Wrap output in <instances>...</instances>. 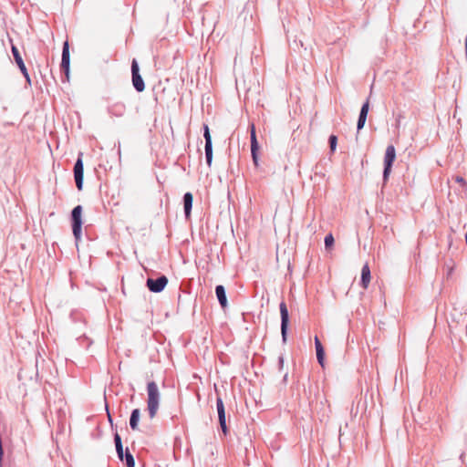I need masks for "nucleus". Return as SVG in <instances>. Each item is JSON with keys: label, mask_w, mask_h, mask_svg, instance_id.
<instances>
[{"label": "nucleus", "mask_w": 467, "mask_h": 467, "mask_svg": "<svg viewBox=\"0 0 467 467\" xmlns=\"http://www.w3.org/2000/svg\"><path fill=\"white\" fill-rule=\"evenodd\" d=\"M202 128H203V138H204V140H205L204 150H205L206 163H207V165L209 167H211L212 162H213V140H212V136H211V133H210L209 126L207 124H203Z\"/></svg>", "instance_id": "6"}, {"label": "nucleus", "mask_w": 467, "mask_h": 467, "mask_svg": "<svg viewBox=\"0 0 467 467\" xmlns=\"http://www.w3.org/2000/svg\"><path fill=\"white\" fill-rule=\"evenodd\" d=\"M127 467H135V460L130 450L127 448L124 454V462Z\"/></svg>", "instance_id": "19"}, {"label": "nucleus", "mask_w": 467, "mask_h": 467, "mask_svg": "<svg viewBox=\"0 0 467 467\" xmlns=\"http://www.w3.org/2000/svg\"><path fill=\"white\" fill-rule=\"evenodd\" d=\"M114 442L118 458L119 459V461L124 462L125 451L123 450L121 437L118 432L114 434Z\"/></svg>", "instance_id": "18"}, {"label": "nucleus", "mask_w": 467, "mask_h": 467, "mask_svg": "<svg viewBox=\"0 0 467 467\" xmlns=\"http://www.w3.org/2000/svg\"><path fill=\"white\" fill-rule=\"evenodd\" d=\"M284 362H285L284 356H283V355H280V356L278 357V368H279V370H282V369H283Z\"/></svg>", "instance_id": "25"}, {"label": "nucleus", "mask_w": 467, "mask_h": 467, "mask_svg": "<svg viewBox=\"0 0 467 467\" xmlns=\"http://www.w3.org/2000/svg\"><path fill=\"white\" fill-rule=\"evenodd\" d=\"M108 416H109V422L112 424V419H111V416H110V414L109 412H108Z\"/></svg>", "instance_id": "29"}, {"label": "nucleus", "mask_w": 467, "mask_h": 467, "mask_svg": "<svg viewBox=\"0 0 467 467\" xmlns=\"http://www.w3.org/2000/svg\"><path fill=\"white\" fill-rule=\"evenodd\" d=\"M371 278V273L370 269L368 264H365L361 269V279H360V285L367 289L368 286V284L370 282Z\"/></svg>", "instance_id": "16"}, {"label": "nucleus", "mask_w": 467, "mask_h": 467, "mask_svg": "<svg viewBox=\"0 0 467 467\" xmlns=\"http://www.w3.org/2000/svg\"><path fill=\"white\" fill-rule=\"evenodd\" d=\"M328 143H329L330 150L332 152H334L336 150L337 145V137L334 134H331L328 138Z\"/></svg>", "instance_id": "21"}, {"label": "nucleus", "mask_w": 467, "mask_h": 467, "mask_svg": "<svg viewBox=\"0 0 467 467\" xmlns=\"http://www.w3.org/2000/svg\"><path fill=\"white\" fill-rule=\"evenodd\" d=\"M216 409L218 413L219 424L224 435L228 432V428L226 425V416H225V408L221 397H217L216 399Z\"/></svg>", "instance_id": "10"}, {"label": "nucleus", "mask_w": 467, "mask_h": 467, "mask_svg": "<svg viewBox=\"0 0 467 467\" xmlns=\"http://www.w3.org/2000/svg\"><path fill=\"white\" fill-rule=\"evenodd\" d=\"M455 182L460 183L462 187H467V182L462 176H456Z\"/></svg>", "instance_id": "24"}, {"label": "nucleus", "mask_w": 467, "mask_h": 467, "mask_svg": "<svg viewBox=\"0 0 467 467\" xmlns=\"http://www.w3.org/2000/svg\"><path fill=\"white\" fill-rule=\"evenodd\" d=\"M23 76L26 78V83L31 86L32 83H31V78L29 77V74L27 72V69L26 70V74H23Z\"/></svg>", "instance_id": "26"}, {"label": "nucleus", "mask_w": 467, "mask_h": 467, "mask_svg": "<svg viewBox=\"0 0 467 467\" xmlns=\"http://www.w3.org/2000/svg\"><path fill=\"white\" fill-rule=\"evenodd\" d=\"M280 316H281V336L282 341L285 344L287 340V331L289 325V313L285 302H281L279 305Z\"/></svg>", "instance_id": "5"}, {"label": "nucleus", "mask_w": 467, "mask_h": 467, "mask_svg": "<svg viewBox=\"0 0 467 467\" xmlns=\"http://www.w3.org/2000/svg\"><path fill=\"white\" fill-rule=\"evenodd\" d=\"M366 120H367L366 119L358 117V122H357L358 132L364 128Z\"/></svg>", "instance_id": "23"}, {"label": "nucleus", "mask_w": 467, "mask_h": 467, "mask_svg": "<svg viewBox=\"0 0 467 467\" xmlns=\"http://www.w3.org/2000/svg\"><path fill=\"white\" fill-rule=\"evenodd\" d=\"M143 90H144V89H142V88L137 89V91H138V92H141V91H143Z\"/></svg>", "instance_id": "30"}, {"label": "nucleus", "mask_w": 467, "mask_h": 467, "mask_svg": "<svg viewBox=\"0 0 467 467\" xmlns=\"http://www.w3.org/2000/svg\"><path fill=\"white\" fill-rule=\"evenodd\" d=\"M315 348H316V353H317V362L321 367H324L325 363V349L320 342L319 338L316 336L315 337Z\"/></svg>", "instance_id": "15"}, {"label": "nucleus", "mask_w": 467, "mask_h": 467, "mask_svg": "<svg viewBox=\"0 0 467 467\" xmlns=\"http://www.w3.org/2000/svg\"><path fill=\"white\" fill-rule=\"evenodd\" d=\"M215 295L222 308H225L228 305V302L225 288L223 285H218L215 286Z\"/></svg>", "instance_id": "14"}, {"label": "nucleus", "mask_w": 467, "mask_h": 467, "mask_svg": "<svg viewBox=\"0 0 467 467\" xmlns=\"http://www.w3.org/2000/svg\"><path fill=\"white\" fill-rule=\"evenodd\" d=\"M183 201V209H184V215L186 219H190L191 213L192 209V202H193V196L192 192H188L183 194L182 197Z\"/></svg>", "instance_id": "12"}, {"label": "nucleus", "mask_w": 467, "mask_h": 467, "mask_svg": "<svg viewBox=\"0 0 467 467\" xmlns=\"http://www.w3.org/2000/svg\"><path fill=\"white\" fill-rule=\"evenodd\" d=\"M371 96V92L369 93V96L368 98L367 99V100L363 103L361 109H360V111L361 112H368V109H369V98Z\"/></svg>", "instance_id": "22"}, {"label": "nucleus", "mask_w": 467, "mask_h": 467, "mask_svg": "<svg viewBox=\"0 0 467 467\" xmlns=\"http://www.w3.org/2000/svg\"><path fill=\"white\" fill-rule=\"evenodd\" d=\"M288 374L285 373L283 378V381L285 382L287 380Z\"/></svg>", "instance_id": "28"}, {"label": "nucleus", "mask_w": 467, "mask_h": 467, "mask_svg": "<svg viewBox=\"0 0 467 467\" xmlns=\"http://www.w3.org/2000/svg\"><path fill=\"white\" fill-rule=\"evenodd\" d=\"M74 179L78 191L83 189L84 166L82 153L80 152L74 165Z\"/></svg>", "instance_id": "7"}, {"label": "nucleus", "mask_w": 467, "mask_h": 467, "mask_svg": "<svg viewBox=\"0 0 467 467\" xmlns=\"http://www.w3.org/2000/svg\"><path fill=\"white\" fill-rule=\"evenodd\" d=\"M324 243H325V247L327 250H329L333 247L334 245V243H335V239H334V236L332 234H328L325 236V239H324Z\"/></svg>", "instance_id": "20"}, {"label": "nucleus", "mask_w": 467, "mask_h": 467, "mask_svg": "<svg viewBox=\"0 0 467 467\" xmlns=\"http://www.w3.org/2000/svg\"><path fill=\"white\" fill-rule=\"evenodd\" d=\"M69 69H70L69 44H68V41L66 40L63 43L62 57H61V63H60V70L64 74V77L62 78L63 82L65 81L64 78H67V80H68Z\"/></svg>", "instance_id": "4"}, {"label": "nucleus", "mask_w": 467, "mask_h": 467, "mask_svg": "<svg viewBox=\"0 0 467 467\" xmlns=\"http://www.w3.org/2000/svg\"><path fill=\"white\" fill-rule=\"evenodd\" d=\"M131 80L133 88H145L144 80L140 74V67L138 61L133 58L131 62Z\"/></svg>", "instance_id": "9"}, {"label": "nucleus", "mask_w": 467, "mask_h": 467, "mask_svg": "<svg viewBox=\"0 0 467 467\" xmlns=\"http://www.w3.org/2000/svg\"><path fill=\"white\" fill-rule=\"evenodd\" d=\"M251 128V134H250V141H251V154L253 158L254 163L257 166L258 165V150H259V143L256 139V133H255V128L254 125L252 124L250 126Z\"/></svg>", "instance_id": "11"}, {"label": "nucleus", "mask_w": 467, "mask_h": 467, "mask_svg": "<svg viewBox=\"0 0 467 467\" xmlns=\"http://www.w3.org/2000/svg\"><path fill=\"white\" fill-rule=\"evenodd\" d=\"M147 410L149 412V416L150 419H153L159 410L160 401H161V394L158 389V385L155 381H150L147 384Z\"/></svg>", "instance_id": "1"}, {"label": "nucleus", "mask_w": 467, "mask_h": 467, "mask_svg": "<svg viewBox=\"0 0 467 467\" xmlns=\"http://www.w3.org/2000/svg\"><path fill=\"white\" fill-rule=\"evenodd\" d=\"M367 116H368V113H367V112H361V111H359V115H358V117H360V118H364V119H367Z\"/></svg>", "instance_id": "27"}, {"label": "nucleus", "mask_w": 467, "mask_h": 467, "mask_svg": "<svg viewBox=\"0 0 467 467\" xmlns=\"http://www.w3.org/2000/svg\"><path fill=\"white\" fill-rule=\"evenodd\" d=\"M168 284V278L165 275H161L158 278H148L146 285L150 292L160 293L163 291Z\"/></svg>", "instance_id": "8"}, {"label": "nucleus", "mask_w": 467, "mask_h": 467, "mask_svg": "<svg viewBox=\"0 0 467 467\" xmlns=\"http://www.w3.org/2000/svg\"><path fill=\"white\" fill-rule=\"evenodd\" d=\"M140 418V409H134L131 410L130 417V427L132 431L139 430V421Z\"/></svg>", "instance_id": "17"}, {"label": "nucleus", "mask_w": 467, "mask_h": 467, "mask_svg": "<svg viewBox=\"0 0 467 467\" xmlns=\"http://www.w3.org/2000/svg\"><path fill=\"white\" fill-rule=\"evenodd\" d=\"M396 159L395 147L390 144L388 145L384 156V169H383V181L387 182L391 172L393 162Z\"/></svg>", "instance_id": "3"}, {"label": "nucleus", "mask_w": 467, "mask_h": 467, "mask_svg": "<svg viewBox=\"0 0 467 467\" xmlns=\"http://www.w3.org/2000/svg\"><path fill=\"white\" fill-rule=\"evenodd\" d=\"M82 224V206L77 205L71 211L72 233L77 242L81 238Z\"/></svg>", "instance_id": "2"}, {"label": "nucleus", "mask_w": 467, "mask_h": 467, "mask_svg": "<svg viewBox=\"0 0 467 467\" xmlns=\"http://www.w3.org/2000/svg\"><path fill=\"white\" fill-rule=\"evenodd\" d=\"M11 51H12L14 59H15L17 67H19L20 71L22 72V74H26V67L24 63V60L21 57V54H20L18 48L14 44L11 45Z\"/></svg>", "instance_id": "13"}]
</instances>
